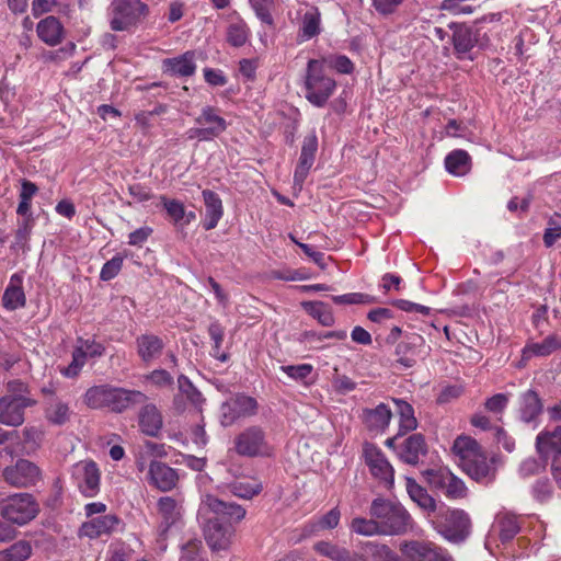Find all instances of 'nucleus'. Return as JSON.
Segmentation results:
<instances>
[{"label":"nucleus","mask_w":561,"mask_h":561,"mask_svg":"<svg viewBox=\"0 0 561 561\" xmlns=\"http://www.w3.org/2000/svg\"><path fill=\"white\" fill-rule=\"evenodd\" d=\"M210 512L216 515L204 524V536L211 550H226L234 533L232 523L241 522L245 508L233 502H225L213 494H205L199 506V514Z\"/></svg>","instance_id":"nucleus-1"},{"label":"nucleus","mask_w":561,"mask_h":561,"mask_svg":"<svg viewBox=\"0 0 561 561\" xmlns=\"http://www.w3.org/2000/svg\"><path fill=\"white\" fill-rule=\"evenodd\" d=\"M454 454L459 458L462 470L479 483L489 484L495 478L493 462L488 459L476 439L459 436L453 445Z\"/></svg>","instance_id":"nucleus-2"},{"label":"nucleus","mask_w":561,"mask_h":561,"mask_svg":"<svg viewBox=\"0 0 561 561\" xmlns=\"http://www.w3.org/2000/svg\"><path fill=\"white\" fill-rule=\"evenodd\" d=\"M369 515L377 518L383 536L402 535L412 528L413 519L410 513L394 501L375 499L370 504Z\"/></svg>","instance_id":"nucleus-3"},{"label":"nucleus","mask_w":561,"mask_h":561,"mask_svg":"<svg viewBox=\"0 0 561 561\" xmlns=\"http://www.w3.org/2000/svg\"><path fill=\"white\" fill-rule=\"evenodd\" d=\"M336 88L334 79L324 71V61L310 59L305 78V96L314 106L322 107Z\"/></svg>","instance_id":"nucleus-4"},{"label":"nucleus","mask_w":561,"mask_h":561,"mask_svg":"<svg viewBox=\"0 0 561 561\" xmlns=\"http://www.w3.org/2000/svg\"><path fill=\"white\" fill-rule=\"evenodd\" d=\"M111 14L110 24L113 31H128L148 14V7L140 0H113Z\"/></svg>","instance_id":"nucleus-5"},{"label":"nucleus","mask_w":561,"mask_h":561,"mask_svg":"<svg viewBox=\"0 0 561 561\" xmlns=\"http://www.w3.org/2000/svg\"><path fill=\"white\" fill-rule=\"evenodd\" d=\"M236 453L242 457H270L273 446L260 426H249L234 438Z\"/></svg>","instance_id":"nucleus-6"},{"label":"nucleus","mask_w":561,"mask_h":561,"mask_svg":"<svg viewBox=\"0 0 561 561\" xmlns=\"http://www.w3.org/2000/svg\"><path fill=\"white\" fill-rule=\"evenodd\" d=\"M38 512V503L30 493L13 494L9 496L1 506L2 517L20 526L34 519Z\"/></svg>","instance_id":"nucleus-7"},{"label":"nucleus","mask_w":561,"mask_h":561,"mask_svg":"<svg viewBox=\"0 0 561 561\" xmlns=\"http://www.w3.org/2000/svg\"><path fill=\"white\" fill-rule=\"evenodd\" d=\"M435 528L448 541L459 542L470 533V518L462 510H446L439 513Z\"/></svg>","instance_id":"nucleus-8"},{"label":"nucleus","mask_w":561,"mask_h":561,"mask_svg":"<svg viewBox=\"0 0 561 561\" xmlns=\"http://www.w3.org/2000/svg\"><path fill=\"white\" fill-rule=\"evenodd\" d=\"M4 481L15 488L36 485L42 480V470L28 459H18L13 465L2 471Z\"/></svg>","instance_id":"nucleus-9"},{"label":"nucleus","mask_w":561,"mask_h":561,"mask_svg":"<svg viewBox=\"0 0 561 561\" xmlns=\"http://www.w3.org/2000/svg\"><path fill=\"white\" fill-rule=\"evenodd\" d=\"M428 484L451 500L463 499L467 495L465 482L456 477L448 468L432 469L425 471Z\"/></svg>","instance_id":"nucleus-10"},{"label":"nucleus","mask_w":561,"mask_h":561,"mask_svg":"<svg viewBox=\"0 0 561 561\" xmlns=\"http://www.w3.org/2000/svg\"><path fill=\"white\" fill-rule=\"evenodd\" d=\"M35 401L25 394H7L0 399V423L7 426H20L24 422V411Z\"/></svg>","instance_id":"nucleus-11"},{"label":"nucleus","mask_w":561,"mask_h":561,"mask_svg":"<svg viewBox=\"0 0 561 561\" xmlns=\"http://www.w3.org/2000/svg\"><path fill=\"white\" fill-rule=\"evenodd\" d=\"M363 451L370 473L383 482L387 488H391L394 482V470L383 453L370 443L364 445Z\"/></svg>","instance_id":"nucleus-12"},{"label":"nucleus","mask_w":561,"mask_h":561,"mask_svg":"<svg viewBox=\"0 0 561 561\" xmlns=\"http://www.w3.org/2000/svg\"><path fill=\"white\" fill-rule=\"evenodd\" d=\"M400 550L411 561H454L445 549L431 541H405Z\"/></svg>","instance_id":"nucleus-13"},{"label":"nucleus","mask_w":561,"mask_h":561,"mask_svg":"<svg viewBox=\"0 0 561 561\" xmlns=\"http://www.w3.org/2000/svg\"><path fill=\"white\" fill-rule=\"evenodd\" d=\"M72 478L84 496L93 497L99 493L101 472L94 461L77 462L72 468Z\"/></svg>","instance_id":"nucleus-14"},{"label":"nucleus","mask_w":561,"mask_h":561,"mask_svg":"<svg viewBox=\"0 0 561 561\" xmlns=\"http://www.w3.org/2000/svg\"><path fill=\"white\" fill-rule=\"evenodd\" d=\"M257 402L254 398L244 394H238L220 408V422L224 426H231L237 420L250 416L256 413Z\"/></svg>","instance_id":"nucleus-15"},{"label":"nucleus","mask_w":561,"mask_h":561,"mask_svg":"<svg viewBox=\"0 0 561 561\" xmlns=\"http://www.w3.org/2000/svg\"><path fill=\"white\" fill-rule=\"evenodd\" d=\"M157 507L160 516L159 535L165 537L169 529L182 518V500L173 496H162L159 499Z\"/></svg>","instance_id":"nucleus-16"},{"label":"nucleus","mask_w":561,"mask_h":561,"mask_svg":"<svg viewBox=\"0 0 561 561\" xmlns=\"http://www.w3.org/2000/svg\"><path fill=\"white\" fill-rule=\"evenodd\" d=\"M318 150V137L316 131L312 130L307 134L302 141L301 152L299 161L296 165L294 173V183L299 186L302 185L304 181L309 174L311 167L313 165L316 153Z\"/></svg>","instance_id":"nucleus-17"},{"label":"nucleus","mask_w":561,"mask_h":561,"mask_svg":"<svg viewBox=\"0 0 561 561\" xmlns=\"http://www.w3.org/2000/svg\"><path fill=\"white\" fill-rule=\"evenodd\" d=\"M135 345L138 357L149 365L161 357L165 342L157 334L144 333L136 337Z\"/></svg>","instance_id":"nucleus-18"},{"label":"nucleus","mask_w":561,"mask_h":561,"mask_svg":"<svg viewBox=\"0 0 561 561\" xmlns=\"http://www.w3.org/2000/svg\"><path fill=\"white\" fill-rule=\"evenodd\" d=\"M149 483L162 492H168L175 488L179 476L176 471L168 465L160 461H151L148 470Z\"/></svg>","instance_id":"nucleus-19"},{"label":"nucleus","mask_w":561,"mask_h":561,"mask_svg":"<svg viewBox=\"0 0 561 561\" xmlns=\"http://www.w3.org/2000/svg\"><path fill=\"white\" fill-rule=\"evenodd\" d=\"M195 123L204 128L210 140L219 137L228 127L226 119L219 115V110L210 105L201 110Z\"/></svg>","instance_id":"nucleus-20"},{"label":"nucleus","mask_w":561,"mask_h":561,"mask_svg":"<svg viewBox=\"0 0 561 561\" xmlns=\"http://www.w3.org/2000/svg\"><path fill=\"white\" fill-rule=\"evenodd\" d=\"M147 400L148 397L141 391L113 387L108 409L121 413Z\"/></svg>","instance_id":"nucleus-21"},{"label":"nucleus","mask_w":561,"mask_h":561,"mask_svg":"<svg viewBox=\"0 0 561 561\" xmlns=\"http://www.w3.org/2000/svg\"><path fill=\"white\" fill-rule=\"evenodd\" d=\"M536 448L543 459L552 458L560 460L561 455V426H557L552 432H541L536 438Z\"/></svg>","instance_id":"nucleus-22"},{"label":"nucleus","mask_w":561,"mask_h":561,"mask_svg":"<svg viewBox=\"0 0 561 561\" xmlns=\"http://www.w3.org/2000/svg\"><path fill=\"white\" fill-rule=\"evenodd\" d=\"M205 204V219L203 227L206 230L215 229L224 215L221 198L217 193L210 190L202 192Z\"/></svg>","instance_id":"nucleus-23"},{"label":"nucleus","mask_w":561,"mask_h":561,"mask_svg":"<svg viewBox=\"0 0 561 561\" xmlns=\"http://www.w3.org/2000/svg\"><path fill=\"white\" fill-rule=\"evenodd\" d=\"M119 522V518L115 515H102L84 523L81 527V534L89 538H98L114 531Z\"/></svg>","instance_id":"nucleus-24"},{"label":"nucleus","mask_w":561,"mask_h":561,"mask_svg":"<svg viewBox=\"0 0 561 561\" xmlns=\"http://www.w3.org/2000/svg\"><path fill=\"white\" fill-rule=\"evenodd\" d=\"M37 36L49 46H56L64 38V26L60 21L53 15L41 20L36 26Z\"/></svg>","instance_id":"nucleus-25"},{"label":"nucleus","mask_w":561,"mask_h":561,"mask_svg":"<svg viewBox=\"0 0 561 561\" xmlns=\"http://www.w3.org/2000/svg\"><path fill=\"white\" fill-rule=\"evenodd\" d=\"M424 339L417 333L407 335L405 340L396 347L397 362L405 368L412 367L416 359V350L422 346Z\"/></svg>","instance_id":"nucleus-26"},{"label":"nucleus","mask_w":561,"mask_h":561,"mask_svg":"<svg viewBox=\"0 0 561 561\" xmlns=\"http://www.w3.org/2000/svg\"><path fill=\"white\" fill-rule=\"evenodd\" d=\"M543 409L541 399L534 390H527L519 397V417L525 423H531L537 420Z\"/></svg>","instance_id":"nucleus-27"},{"label":"nucleus","mask_w":561,"mask_h":561,"mask_svg":"<svg viewBox=\"0 0 561 561\" xmlns=\"http://www.w3.org/2000/svg\"><path fill=\"white\" fill-rule=\"evenodd\" d=\"M426 451L427 446L423 435L412 434L403 442L400 458L405 463L415 466L419 463L421 457L426 455Z\"/></svg>","instance_id":"nucleus-28"},{"label":"nucleus","mask_w":561,"mask_h":561,"mask_svg":"<svg viewBox=\"0 0 561 561\" xmlns=\"http://www.w3.org/2000/svg\"><path fill=\"white\" fill-rule=\"evenodd\" d=\"M162 415L154 404H146L139 412V426L148 436H157L162 427Z\"/></svg>","instance_id":"nucleus-29"},{"label":"nucleus","mask_w":561,"mask_h":561,"mask_svg":"<svg viewBox=\"0 0 561 561\" xmlns=\"http://www.w3.org/2000/svg\"><path fill=\"white\" fill-rule=\"evenodd\" d=\"M227 488L234 496L251 500L262 492L263 484L256 478H241L229 483Z\"/></svg>","instance_id":"nucleus-30"},{"label":"nucleus","mask_w":561,"mask_h":561,"mask_svg":"<svg viewBox=\"0 0 561 561\" xmlns=\"http://www.w3.org/2000/svg\"><path fill=\"white\" fill-rule=\"evenodd\" d=\"M20 282L21 278L13 275L3 293L2 305L8 310H16L25 306L26 298Z\"/></svg>","instance_id":"nucleus-31"},{"label":"nucleus","mask_w":561,"mask_h":561,"mask_svg":"<svg viewBox=\"0 0 561 561\" xmlns=\"http://www.w3.org/2000/svg\"><path fill=\"white\" fill-rule=\"evenodd\" d=\"M164 65L167 71L174 76L188 77L194 75L196 70L193 51H186L179 57L167 59Z\"/></svg>","instance_id":"nucleus-32"},{"label":"nucleus","mask_w":561,"mask_h":561,"mask_svg":"<svg viewBox=\"0 0 561 561\" xmlns=\"http://www.w3.org/2000/svg\"><path fill=\"white\" fill-rule=\"evenodd\" d=\"M363 416L369 428L385 430L390 423L392 413L388 405L380 403L375 409H365Z\"/></svg>","instance_id":"nucleus-33"},{"label":"nucleus","mask_w":561,"mask_h":561,"mask_svg":"<svg viewBox=\"0 0 561 561\" xmlns=\"http://www.w3.org/2000/svg\"><path fill=\"white\" fill-rule=\"evenodd\" d=\"M445 167L450 174L462 176L471 169V158L467 151L457 149L447 154Z\"/></svg>","instance_id":"nucleus-34"},{"label":"nucleus","mask_w":561,"mask_h":561,"mask_svg":"<svg viewBox=\"0 0 561 561\" xmlns=\"http://www.w3.org/2000/svg\"><path fill=\"white\" fill-rule=\"evenodd\" d=\"M407 491L411 500L415 502L423 511L427 513L435 512V500L427 493L424 488L417 484L414 479L407 478Z\"/></svg>","instance_id":"nucleus-35"},{"label":"nucleus","mask_w":561,"mask_h":561,"mask_svg":"<svg viewBox=\"0 0 561 561\" xmlns=\"http://www.w3.org/2000/svg\"><path fill=\"white\" fill-rule=\"evenodd\" d=\"M112 389L110 385L93 386L85 391L83 401L91 409L108 408Z\"/></svg>","instance_id":"nucleus-36"},{"label":"nucleus","mask_w":561,"mask_h":561,"mask_svg":"<svg viewBox=\"0 0 561 561\" xmlns=\"http://www.w3.org/2000/svg\"><path fill=\"white\" fill-rule=\"evenodd\" d=\"M400 417V432H411L417 427V420L414 416L413 407L402 399H392Z\"/></svg>","instance_id":"nucleus-37"},{"label":"nucleus","mask_w":561,"mask_h":561,"mask_svg":"<svg viewBox=\"0 0 561 561\" xmlns=\"http://www.w3.org/2000/svg\"><path fill=\"white\" fill-rule=\"evenodd\" d=\"M45 416L54 425H64L70 419V409L67 403L55 399L46 408Z\"/></svg>","instance_id":"nucleus-38"},{"label":"nucleus","mask_w":561,"mask_h":561,"mask_svg":"<svg viewBox=\"0 0 561 561\" xmlns=\"http://www.w3.org/2000/svg\"><path fill=\"white\" fill-rule=\"evenodd\" d=\"M226 37L231 46L241 47L250 37V28L242 20L231 22L227 27Z\"/></svg>","instance_id":"nucleus-39"},{"label":"nucleus","mask_w":561,"mask_h":561,"mask_svg":"<svg viewBox=\"0 0 561 561\" xmlns=\"http://www.w3.org/2000/svg\"><path fill=\"white\" fill-rule=\"evenodd\" d=\"M499 535L502 541L513 539L519 531V522L515 515L505 513L497 516Z\"/></svg>","instance_id":"nucleus-40"},{"label":"nucleus","mask_w":561,"mask_h":561,"mask_svg":"<svg viewBox=\"0 0 561 561\" xmlns=\"http://www.w3.org/2000/svg\"><path fill=\"white\" fill-rule=\"evenodd\" d=\"M32 553V547L27 541L20 540L9 548L0 551V561H24Z\"/></svg>","instance_id":"nucleus-41"},{"label":"nucleus","mask_w":561,"mask_h":561,"mask_svg":"<svg viewBox=\"0 0 561 561\" xmlns=\"http://www.w3.org/2000/svg\"><path fill=\"white\" fill-rule=\"evenodd\" d=\"M350 528L353 533L366 536V537H373V536H379L381 535L380 527L377 523L376 517L370 518H364V517H355L353 518Z\"/></svg>","instance_id":"nucleus-42"},{"label":"nucleus","mask_w":561,"mask_h":561,"mask_svg":"<svg viewBox=\"0 0 561 561\" xmlns=\"http://www.w3.org/2000/svg\"><path fill=\"white\" fill-rule=\"evenodd\" d=\"M178 386L180 394L185 397L192 405L195 408H199L202 405L204 401L202 393L194 387L185 375H180L178 377Z\"/></svg>","instance_id":"nucleus-43"},{"label":"nucleus","mask_w":561,"mask_h":561,"mask_svg":"<svg viewBox=\"0 0 561 561\" xmlns=\"http://www.w3.org/2000/svg\"><path fill=\"white\" fill-rule=\"evenodd\" d=\"M320 32V13L317 9H311L304 14L301 35L305 39L314 37Z\"/></svg>","instance_id":"nucleus-44"},{"label":"nucleus","mask_w":561,"mask_h":561,"mask_svg":"<svg viewBox=\"0 0 561 561\" xmlns=\"http://www.w3.org/2000/svg\"><path fill=\"white\" fill-rule=\"evenodd\" d=\"M160 203L165 209L168 216L171 218V220L178 225L181 224L182 220L186 216L185 206L182 202L173 198H169L165 195L160 196Z\"/></svg>","instance_id":"nucleus-45"},{"label":"nucleus","mask_w":561,"mask_h":561,"mask_svg":"<svg viewBox=\"0 0 561 561\" xmlns=\"http://www.w3.org/2000/svg\"><path fill=\"white\" fill-rule=\"evenodd\" d=\"M309 313L318 319V321L324 327H331L334 323V317L332 311L323 302H309L306 305Z\"/></svg>","instance_id":"nucleus-46"},{"label":"nucleus","mask_w":561,"mask_h":561,"mask_svg":"<svg viewBox=\"0 0 561 561\" xmlns=\"http://www.w3.org/2000/svg\"><path fill=\"white\" fill-rule=\"evenodd\" d=\"M75 348L80 350L83 353L85 359L89 357H101L105 352L104 345L93 339H78L77 346Z\"/></svg>","instance_id":"nucleus-47"},{"label":"nucleus","mask_w":561,"mask_h":561,"mask_svg":"<svg viewBox=\"0 0 561 561\" xmlns=\"http://www.w3.org/2000/svg\"><path fill=\"white\" fill-rule=\"evenodd\" d=\"M145 380L160 389L172 388L174 383L173 376L165 369H154L150 371L145 375Z\"/></svg>","instance_id":"nucleus-48"},{"label":"nucleus","mask_w":561,"mask_h":561,"mask_svg":"<svg viewBox=\"0 0 561 561\" xmlns=\"http://www.w3.org/2000/svg\"><path fill=\"white\" fill-rule=\"evenodd\" d=\"M476 39L468 28H460L454 33V46L458 53H468L474 46Z\"/></svg>","instance_id":"nucleus-49"},{"label":"nucleus","mask_w":561,"mask_h":561,"mask_svg":"<svg viewBox=\"0 0 561 561\" xmlns=\"http://www.w3.org/2000/svg\"><path fill=\"white\" fill-rule=\"evenodd\" d=\"M332 300L337 305H368L375 302V298L368 294L350 293L340 296H332Z\"/></svg>","instance_id":"nucleus-50"},{"label":"nucleus","mask_w":561,"mask_h":561,"mask_svg":"<svg viewBox=\"0 0 561 561\" xmlns=\"http://www.w3.org/2000/svg\"><path fill=\"white\" fill-rule=\"evenodd\" d=\"M560 346L559 340L553 335H549L542 342L530 345L529 350L537 356H547L560 348Z\"/></svg>","instance_id":"nucleus-51"},{"label":"nucleus","mask_w":561,"mask_h":561,"mask_svg":"<svg viewBox=\"0 0 561 561\" xmlns=\"http://www.w3.org/2000/svg\"><path fill=\"white\" fill-rule=\"evenodd\" d=\"M87 359L84 358L83 353L80 350H73L72 352V360L67 367L60 368L61 375L67 378H75L79 375L83 366L85 365Z\"/></svg>","instance_id":"nucleus-52"},{"label":"nucleus","mask_w":561,"mask_h":561,"mask_svg":"<svg viewBox=\"0 0 561 561\" xmlns=\"http://www.w3.org/2000/svg\"><path fill=\"white\" fill-rule=\"evenodd\" d=\"M124 257L119 254L113 256L101 268L100 278L102 280L113 279L122 270Z\"/></svg>","instance_id":"nucleus-53"},{"label":"nucleus","mask_w":561,"mask_h":561,"mask_svg":"<svg viewBox=\"0 0 561 561\" xmlns=\"http://www.w3.org/2000/svg\"><path fill=\"white\" fill-rule=\"evenodd\" d=\"M462 393L463 387L461 385H445L440 388L436 402L447 404L457 400Z\"/></svg>","instance_id":"nucleus-54"},{"label":"nucleus","mask_w":561,"mask_h":561,"mask_svg":"<svg viewBox=\"0 0 561 561\" xmlns=\"http://www.w3.org/2000/svg\"><path fill=\"white\" fill-rule=\"evenodd\" d=\"M208 333L210 339L214 341V356H216L221 362L227 360L226 354H218V351L221 346V343L224 341L225 331L224 328L218 322H213L208 328Z\"/></svg>","instance_id":"nucleus-55"},{"label":"nucleus","mask_w":561,"mask_h":561,"mask_svg":"<svg viewBox=\"0 0 561 561\" xmlns=\"http://www.w3.org/2000/svg\"><path fill=\"white\" fill-rule=\"evenodd\" d=\"M280 369L295 380L306 379L313 370L310 364L282 366Z\"/></svg>","instance_id":"nucleus-56"},{"label":"nucleus","mask_w":561,"mask_h":561,"mask_svg":"<svg viewBox=\"0 0 561 561\" xmlns=\"http://www.w3.org/2000/svg\"><path fill=\"white\" fill-rule=\"evenodd\" d=\"M507 404L508 396L505 393H496L485 401L484 407L489 412H492L494 414H501L504 412Z\"/></svg>","instance_id":"nucleus-57"},{"label":"nucleus","mask_w":561,"mask_h":561,"mask_svg":"<svg viewBox=\"0 0 561 561\" xmlns=\"http://www.w3.org/2000/svg\"><path fill=\"white\" fill-rule=\"evenodd\" d=\"M271 277L274 279H280V280H304L308 278V275L301 271L298 270H290V268H284V270H274L271 272Z\"/></svg>","instance_id":"nucleus-58"},{"label":"nucleus","mask_w":561,"mask_h":561,"mask_svg":"<svg viewBox=\"0 0 561 561\" xmlns=\"http://www.w3.org/2000/svg\"><path fill=\"white\" fill-rule=\"evenodd\" d=\"M561 238V222L550 219L549 227L543 233V243L547 248L552 247L558 239Z\"/></svg>","instance_id":"nucleus-59"},{"label":"nucleus","mask_w":561,"mask_h":561,"mask_svg":"<svg viewBox=\"0 0 561 561\" xmlns=\"http://www.w3.org/2000/svg\"><path fill=\"white\" fill-rule=\"evenodd\" d=\"M152 228L145 226L135 231L130 232L128 236V244L134 247H141L148 238L152 234Z\"/></svg>","instance_id":"nucleus-60"},{"label":"nucleus","mask_w":561,"mask_h":561,"mask_svg":"<svg viewBox=\"0 0 561 561\" xmlns=\"http://www.w3.org/2000/svg\"><path fill=\"white\" fill-rule=\"evenodd\" d=\"M402 1L403 0H371L375 10L382 15L393 13Z\"/></svg>","instance_id":"nucleus-61"},{"label":"nucleus","mask_w":561,"mask_h":561,"mask_svg":"<svg viewBox=\"0 0 561 561\" xmlns=\"http://www.w3.org/2000/svg\"><path fill=\"white\" fill-rule=\"evenodd\" d=\"M340 518L341 513L334 507L319 519L318 526L321 529H333L339 525Z\"/></svg>","instance_id":"nucleus-62"},{"label":"nucleus","mask_w":561,"mask_h":561,"mask_svg":"<svg viewBox=\"0 0 561 561\" xmlns=\"http://www.w3.org/2000/svg\"><path fill=\"white\" fill-rule=\"evenodd\" d=\"M333 388L337 393L345 394L356 389V382L345 375L336 376L333 379Z\"/></svg>","instance_id":"nucleus-63"},{"label":"nucleus","mask_w":561,"mask_h":561,"mask_svg":"<svg viewBox=\"0 0 561 561\" xmlns=\"http://www.w3.org/2000/svg\"><path fill=\"white\" fill-rule=\"evenodd\" d=\"M328 61L332 68L336 69L341 73H351L354 68L351 59L343 55L331 57Z\"/></svg>","instance_id":"nucleus-64"}]
</instances>
